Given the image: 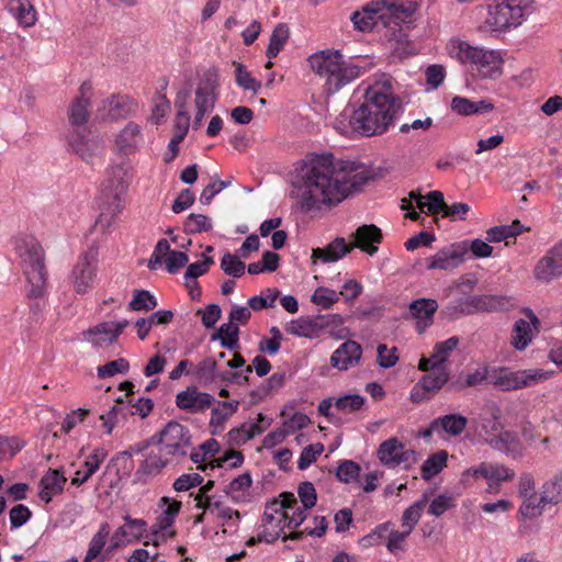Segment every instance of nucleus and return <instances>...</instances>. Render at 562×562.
Segmentation results:
<instances>
[{
	"instance_id": "obj_1",
	"label": "nucleus",
	"mask_w": 562,
	"mask_h": 562,
	"mask_svg": "<svg viewBox=\"0 0 562 562\" xmlns=\"http://www.w3.org/2000/svg\"><path fill=\"white\" fill-rule=\"evenodd\" d=\"M299 178L297 203L304 212L336 206L369 180L366 170L335 164L331 155L307 157Z\"/></svg>"
},
{
	"instance_id": "obj_2",
	"label": "nucleus",
	"mask_w": 562,
	"mask_h": 562,
	"mask_svg": "<svg viewBox=\"0 0 562 562\" xmlns=\"http://www.w3.org/2000/svg\"><path fill=\"white\" fill-rule=\"evenodd\" d=\"M401 110L402 101L392 79L383 75L366 89L362 103L349 116V126L362 137L381 136L394 124Z\"/></svg>"
},
{
	"instance_id": "obj_3",
	"label": "nucleus",
	"mask_w": 562,
	"mask_h": 562,
	"mask_svg": "<svg viewBox=\"0 0 562 562\" xmlns=\"http://www.w3.org/2000/svg\"><path fill=\"white\" fill-rule=\"evenodd\" d=\"M312 70L324 81L327 94H334L357 79L361 69L345 60L339 50L325 49L308 57Z\"/></svg>"
},
{
	"instance_id": "obj_4",
	"label": "nucleus",
	"mask_w": 562,
	"mask_h": 562,
	"mask_svg": "<svg viewBox=\"0 0 562 562\" xmlns=\"http://www.w3.org/2000/svg\"><path fill=\"white\" fill-rule=\"evenodd\" d=\"M15 250L21 259V267L27 282V295L41 297L47 285L45 254L41 244L33 237L16 240Z\"/></svg>"
},
{
	"instance_id": "obj_5",
	"label": "nucleus",
	"mask_w": 562,
	"mask_h": 562,
	"mask_svg": "<svg viewBox=\"0 0 562 562\" xmlns=\"http://www.w3.org/2000/svg\"><path fill=\"white\" fill-rule=\"evenodd\" d=\"M532 11L531 0H496L488 7L486 22L494 31H507L519 26Z\"/></svg>"
},
{
	"instance_id": "obj_6",
	"label": "nucleus",
	"mask_w": 562,
	"mask_h": 562,
	"mask_svg": "<svg viewBox=\"0 0 562 562\" xmlns=\"http://www.w3.org/2000/svg\"><path fill=\"white\" fill-rule=\"evenodd\" d=\"M490 384L503 392L516 391L535 385L550 378L542 369L512 371L505 367H492Z\"/></svg>"
},
{
	"instance_id": "obj_7",
	"label": "nucleus",
	"mask_w": 562,
	"mask_h": 562,
	"mask_svg": "<svg viewBox=\"0 0 562 562\" xmlns=\"http://www.w3.org/2000/svg\"><path fill=\"white\" fill-rule=\"evenodd\" d=\"M128 188V173L123 165L113 166L108 175V178L102 184V192L106 199L103 202V211L97 223H102V217L105 212L114 217L124 209L123 196Z\"/></svg>"
},
{
	"instance_id": "obj_8",
	"label": "nucleus",
	"mask_w": 562,
	"mask_h": 562,
	"mask_svg": "<svg viewBox=\"0 0 562 562\" xmlns=\"http://www.w3.org/2000/svg\"><path fill=\"white\" fill-rule=\"evenodd\" d=\"M218 74L216 69H207L198 82L194 91V130L201 127L205 114L214 109L218 98Z\"/></svg>"
},
{
	"instance_id": "obj_9",
	"label": "nucleus",
	"mask_w": 562,
	"mask_h": 562,
	"mask_svg": "<svg viewBox=\"0 0 562 562\" xmlns=\"http://www.w3.org/2000/svg\"><path fill=\"white\" fill-rule=\"evenodd\" d=\"M158 443L175 463L180 462L191 449V432L182 424L171 420L158 434Z\"/></svg>"
},
{
	"instance_id": "obj_10",
	"label": "nucleus",
	"mask_w": 562,
	"mask_h": 562,
	"mask_svg": "<svg viewBox=\"0 0 562 562\" xmlns=\"http://www.w3.org/2000/svg\"><path fill=\"white\" fill-rule=\"evenodd\" d=\"M99 261V245L93 241L86 251H83L75 263L70 281L74 290L78 294L89 292L97 277Z\"/></svg>"
},
{
	"instance_id": "obj_11",
	"label": "nucleus",
	"mask_w": 562,
	"mask_h": 562,
	"mask_svg": "<svg viewBox=\"0 0 562 562\" xmlns=\"http://www.w3.org/2000/svg\"><path fill=\"white\" fill-rule=\"evenodd\" d=\"M379 461L389 467L396 468L403 465L408 468L416 462V453L405 446L395 437L384 440L380 443L376 451Z\"/></svg>"
},
{
	"instance_id": "obj_12",
	"label": "nucleus",
	"mask_w": 562,
	"mask_h": 562,
	"mask_svg": "<svg viewBox=\"0 0 562 562\" xmlns=\"http://www.w3.org/2000/svg\"><path fill=\"white\" fill-rule=\"evenodd\" d=\"M128 326V321L121 322H103L94 327H91L82 333L85 339L97 348H105L114 344L117 337L122 334L125 327Z\"/></svg>"
},
{
	"instance_id": "obj_13",
	"label": "nucleus",
	"mask_w": 562,
	"mask_h": 562,
	"mask_svg": "<svg viewBox=\"0 0 562 562\" xmlns=\"http://www.w3.org/2000/svg\"><path fill=\"white\" fill-rule=\"evenodd\" d=\"M69 147L83 160H90L102 148L100 140L90 131L74 128L67 135Z\"/></svg>"
},
{
	"instance_id": "obj_14",
	"label": "nucleus",
	"mask_w": 562,
	"mask_h": 562,
	"mask_svg": "<svg viewBox=\"0 0 562 562\" xmlns=\"http://www.w3.org/2000/svg\"><path fill=\"white\" fill-rule=\"evenodd\" d=\"M213 402L214 397L211 394L200 391L194 385L188 386L176 395L177 407L191 414L205 412Z\"/></svg>"
},
{
	"instance_id": "obj_15",
	"label": "nucleus",
	"mask_w": 562,
	"mask_h": 562,
	"mask_svg": "<svg viewBox=\"0 0 562 562\" xmlns=\"http://www.w3.org/2000/svg\"><path fill=\"white\" fill-rule=\"evenodd\" d=\"M124 525L116 529L111 539L109 551H113L121 546L138 541L145 537L147 522L144 519L132 518L126 515L123 517Z\"/></svg>"
},
{
	"instance_id": "obj_16",
	"label": "nucleus",
	"mask_w": 562,
	"mask_h": 562,
	"mask_svg": "<svg viewBox=\"0 0 562 562\" xmlns=\"http://www.w3.org/2000/svg\"><path fill=\"white\" fill-rule=\"evenodd\" d=\"M467 247L461 245H450L437 251L427 259L428 270H450L459 267L463 262Z\"/></svg>"
},
{
	"instance_id": "obj_17",
	"label": "nucleus",
	"mask_w": 562,
	"mask_h": 562,
	"mask_svg": "<svg viewBox=\"0 0 562 562\" xmlns=\"http://www.w3.org/2000/svg\"><path fill=\"white\" fill-rule=\"evenodd\" d=\"M361 357V345L355 340H347L333 352L330 357V366L339 371H347L348 369L358 366Z\"/></svg>"
},
{
	"instance_id": "obj_18",
	"label": "nucleus",
	"mask_w": 562,
	"mask_h": 562,
	"mask_svg": "<svg viewBox=\"0 0 562 562\" xmlns=\"http://www.w3.org/2000/svg\"><path fill=\"white\" fill-rule=\"evenodd\" d=\"M381 229L373 224H363L359 226L351 235L350 245L353 248H359L370 256H373L378 251V247L374 244L382 241Z\"/></svg>"
},
{
	"instance_id": "obj_19",
	"label": "nucleus",
	"mask_w": 562,
	"mask_h": 562,
	"mask_svg": "<svg viewBox=\"0 0 562 562\" xmlns=\"http://www.w3.org/2000/svg\"><path fill=\"white\" fill-rule=\"evenodd\" d=\"M135 109L134 101L127 95H112L102 101L98 112L102 119L120 120L127 117Z\"/></svg>"
},
{
	"instance_id": "obj_20",
	"label": "nucleus",
	"mask_w": 562,
	"mask_h": 562,
	"mask_svg": "<svg viewBox=\"0 0 562 562\" xmlns=\"http://www.w3.org/2000/svg\"><path fill=\"white\" fill-rule=\"evenodd\" d=\"M438 303L434 299H418L411 302L408 310L416 319V330L422 334L434 323V315L438 310Z\"/></svg>"
},
{
	"instance_id": "obj_21",
	"label": "nucleus",
	"mask_w": 562,
	"mask_h": 562,
	"mask_svg": "<svg viewBox=\"0 0 562 562\" xmlns=\"http://www.w3.org/2000/svg\"><path fill=\"white\" fill-rule=\"evenodd\" d=\"M67 482L61 470L48 469L38 483V496L45 503L52 502L53 497L64 491Z\"/></svg>"
},
{
	"instance_id": "obj_22",
	"label": "nucleus",
	"mask_w": 562,
	"mask_h": 562,
	"mask_svg": "<svg viewBox=\"0 0 562 562\" xmlns=\"http://www.w3.org/2000/svg\"><path fill=\"white\" fill-rule=\"evenodd\" d=\"M502 65L503 58L498 52L484 49L471 70L482 79H493L501 76Z\"/></svg>"
},
{
	"instance_id": "obj_23",
	"label": "nucleus",
	"mask_w": 562,
	"mask_h": 562,
	"mask_svg": "<svg viewBox=\"0 0 562 562\" xmlns=\"http://www.w3.org/2000/svg\"><path fill=\"white\" fill-rule=\"evenodd\" d=\"M484 48L472 46L465 41L452 38L447 45L448 55L463 65H469L471 69L477 64Z\"/></svg>"
},
{
	"instance_id": "obj_24",
	"label": "nucleus",
	"mask_w": 562,
	"mask_h": 562,
	"mask_svg": "<svg viewBox=\"0 0 562 562\" xmlns=\"http://www.w3.org/2000/svg\"><path fill=\"white\" fill-rule=\"evenodd\" d=\"M116 146L124 155H132L139 150L144 143L140 126L128 122L115 139Z\"/></svg>"
},
{
	"instance_id": "obj_25",
	"label": "nucleus",
	"mask_w": 562,
	"mask_h": 562,
	"mask_svg": "<svg viewBox=\"0 0 562 562\" xmlns=\"http://www.w3.org/2000/svg\"><path fill=\"white\" fill-rule=\"evenodd\" d=\"M384 4V1H371L366 4L361 11H355L350 16L355 29L361 32L371 31L376 24V20L382 13Z\"/></svg>"
},
{
	"instance_id": "obj_26",
	"label": "nucleus",
	"mask_w": 562,
	"mask_h": 562,
	"mask_svg": "<svg viewBox=\"0 0 562 562\" xmlns=\"http://www.w3.org/2000/svg\"><path fill=\"white\" fill-rule=\"evenodd\" d=\"M325 326L326 323L322 315L314 318L300 317L288 324L286 331L297 337L316 338Z\"/></svg>"
},
{
	"instance_id": "obj_27",
	"label": "nucleus",
	"mask_w": 562,
	"mask_h": 562,
	"mask_svg": "<svg viewBox=\"0 0 562 562\" xmlns=\"http://www.w3.org/2000/svg\"><path fill=\"white\" fill-rule=\"evenodd\" d=\"M351 250L352 246L347 244L345 238L336 237L326 247L314 248L312 251V260L313 262L321 260L324 263L336 262Z\"/></svg>"
},
{
	"instance_id": "obj_28",
	"label": "nucleus",
	"mask_w": 562,
	"mask_h": 562,
	"mask_svg": "<svg viewBox=\"0 0 562 562\" xmlns=\"http://www.w3.org/2000/svg\"><path fill=\"white\" fill-rule=\"evenodd\" d=\"M106 457L108 451L104 448L93 449L85 460L82 468L76 471L75 476L71 479V484L76 486L85 484L99 470Z\"/></svg>"
},
{
	"instance_id": "obj_29",
	"label": "nucleus",
	"mask_w": 562,
	"mask_h": 562,
	"mask_svg": "<svg viewBox=\"0 0 562 562\" xmlns=\"http://www.w3.org/2000/svg\"><path fill=\"white\" fill-rule=\"evenodd\" d=\"M459 338L452 336L445 341L437 342L434 347V351L429 358H422L419 360L418 368L420 370L435 369L437 366H441L449 357V355L458 347Z\"/></svg>"
},
{
	"instance_id": "obj_30",
	"label": "nucleus",
	"mask_w": 562,
	"mask_h": 562,
	"mask_svg": "<svg viewBox=\"0 0 562 562\" xmlns=\"http://www.w3.org/2000/svg\"><path fill=\"white\" fill-rule=\"evenodd\" d=\"M205 457L206 456L204 453L194 452V451L190 452L191 461L199 464L198 469H200L203 472H206L209 469L214 470L215 468H223L226 464L228 465V468L235 469V468L240 467L244 461V457H243L241 452H239V451H231V452L226 453L225 456L217 458L207 464L203 463L205 460Z\"/></svg>"
},
{
	"instance_id": "obj_31",
	"label": "nucleus",
	"mask_w": 562,
	"mask_h": 562,
	"mask_svg": "<svg viewBox=\"0 0 562 562\" xmlns=\"http://www.w3.org/2000/svg\"><path fill=\"white\" fill-rule=\"evenodd\" d=\"M533 276L540 282H551L562 276V262L549 250L535 266Z\"/></svg>"
},
{
	"instance_id": "obj_32",
	"label": "nucleus",
	"mask_w": 562,
	"mask_h": 562,
	"mask_svg": "<svg viewBox=\"0 0 562 562\" xmlns=\"http://www.w3.org/2000/svg\"><path fill=\"white\" fill-rule=\"evenodd\" d=\"M169 456H165L164 449L159 446L157 451L151 450L136 471V476L156 475L168 464L172 463Z\"/></svg>"
},
{
	"instance_id": "obj_33",
	"label": "nucleus",
	"mask_w": 562,
	"mask_h": 562,
	"mask_svg": "<svg viewBox=\"0 0 562 562\" xmlns=\"http://www.w3.org/2000/svg\"><path fill=\"white\" fill-rule=\"evenodd\" d=\"M486 443L499 452L509 456H520L521 448L515 434L510 431H499L495 436L487 438Z\"/></svg>"
},
{
	"instance_id": "obj_34",
	"label": "nucleus",
	"mask_w": 562,
	"mask_h": 562,
	"mask_svg": "<svg viewBox=\"0 0 562 562\" xmlns=\"http://www.w3.org/2000/svg\"><path fill=\"white\" fill-rule=\"evenodd\" d=\"M441 314L447 319H458L462 316L476 314L473 296H461L451 300L441 310Z\"/></svg>"
},
{
	"instance_id": "obj_35",
	"label": "nucleus",
	"mask_w": 562,
	"mask_h": 562,
	"mask_svg": "<svg viewBox=\"0 0 562 562\" xmlns=\"http://www.w3.org/2000/svg\"><path fill=\"white\" fill-rule=\"evenodd\" d=\"M9 10L22 27H31L36 23V11L30 0H10Z\"/></svg>"
},
{
	"instance_id": "obj_36",
	"label": "nucleus",
	"mask_w": 562,
	"mask_h": 562,
	"mask_svg": "<svg viewBox=\"0 0 562 562\" xmlns=\"http://www.w3.org/2000/svg\"><path fill=\"white\" fill-rule=\"evenodd\" d=\"M468 418L460 414H448L432 420V429L443 430L450 436H459L464 431Z\"/></svg>"
},
{
	"instance_id": "obj_37",
	"label": "nucleus",
	"mask_w": 562,
	"mask_h": 562,
	"mask_svg": "<svg viewBox=\"0 0 562 562\" xmlns=\"http://www.w3.org/2000/svg\"><path fill=\"white\" fill-rule=\"evenodd\" d=\"M522 232L521 223L516 220L509 225H499L491 227L486 231V240L488 243L505 241L509 244L508 238H515Z\"/></svg>"
},
{
	"instance_id": "obj_38",
	"label": "nucleus",
	"mask_w": 562,
	"mask_h": 562,
	"mask_svg": "<svg viewBox=\"0 0 562 562\" xmlns=\"http://www.w3.org/2000/svg\"><path fill=\"white\" fill-rule=\"evenodd\" d=\"M90 98H75L68 109L70 124L79 128L88 122Z\"/></svg>"
},
{
	"instance_id": "obj_39",
	"label": "nucleus",
	"mask_w": 562,
	"mask_h": 562,
	"mask_svg": "<svg viewBox=\"0 0 562 562\" xmlns=\"http://www.w3.org/2000/svg\"><path fill=\"white\" fill-rule=\"evenodd\" d=\"M239 328L237 324H233L232 322L223 323L218 330L212 335V339H220L222 347L236 350L239 348Z\"/></svg>"
},
{
	"instance_id": "obj_40",
	"label": "nucleus",
	"mask_w": 562,
	"mask_h": 562,
	"mask_svg": "<svg viewBox=\"0 0 562 562\" xmlns=\"http://www.w3.org/2000/svg\"><path fill=\"white\" fill-rule=\"evenodd\" d=\"M110 536V526L108 522H102L89 542V547L83 559V562H91L97 559L104 549Z\"/></svg>"
},
{
	"instance_id": "obj_41",
	"label": "nucleus",
	"mask_w": 562,
	"mask_h": 562,
	"mask_svg": "<svg viewBox=\"0 0 562 562\" xmlns=\"http://www.w3.org/2000/svg\"><path fill=\"white\" fill-rule=\"evenodd\" d=\"M447 461L448 452L446 450H439L429 456L422 465V477L425 481H430L447 467Z\"/></svg>"
},
{
	"instance_id": "obj_42",
	"label": "nucleus",
	"mask_w": 562,
	"mask_h": 562,
	"mask_svg": "<svg viewBox=\"0 0 562 562\" xmlns=\"http://www.w3.org/2000/svg\"><path fill=\"white\" fill-rule=\"evenodd\" d=\"M427 371L429 372L418 381L424 390L434 393L447 383L449 374L445 367L437 366L435 369H428Z\"/></svg>"
},
{
	"instance_id": "obj_43",
	"label": "nucleus",
	"mask_w": 562,
	"mask_h": 562,
	"mask_svg": "<svg viewBox=\"0 0 562 562\" xmlns=\"http://www.w3.org/2000/svg\"><path fill=\"white\" fill-rule=\"evenodd\" d=\"M290 36L289 27L285 23H279L270 36L269 46L266 55L269 59L276 58L282 50Z\"/></svg>"
},
{
	"instance_id": "obj_44",
	"label": "nucleus",
	"mask_w": 562,
	"mask_h": 562,
	"mask_svg": "<svg viewBox=\"0 0 562 562\" xmlns=\"http://www.w3.org/2000/svg\"><path fill=\"white\" fill-rule=\"evenodd\" d=\"M428 502V493H424L422 498L415 502L412 506L405 509L402 515V528L407 531H413L414 527L420 519L425 505Z\"/></svg>"
},
{
	"instance_id": "obj_45",
	"label": "nucleus",
	"mask_w": 562,
	"mask_h": 562,
	"mask_svg": "<svg viewBox=\"0 0 562 562\" xmlns=\"http://www.w3.org/2000/svg\"><path fill=\"white\" fill-rule=\"evenodd\" d=\"M532 339L531 325L526 319H518L515 322L512 333V345L517 350H524Z\"/></svg>"
},
{
	"instance_id": "obj_46",
	"label": "nucleus",
	"mask_w": 562,
	"mask_h": 562,
	"mask_svg": "<svg viewBox=\"0 0 562 562\" xmlns=\"http://www.w3.org/2000/svg\"><path fill=\"white\" fill-rule=\"evenodd\" d=\"M189 97V92H184L183 95L178 94L176 100V106L178 109L177 115L175 119V131L176 134H181L182 136H186L189 126H190V116L187 110V103L186 100Z\"/></svg>"
},
{
	"instance_id": "obj_47",
	"label": "nucleus",
	"mask_w": 562,
	"mask_h": 562,
	"mask_svg": "<svg viewBox=\"0 0 562 562\" xmlns=\"http://www.w3.org/2000/svg\"><path fill=\"white\" fill-rule=\"evenodd\" d=\"M547 505V502H542V495L540 497L537 494L525 496L522 497L519 514L524 519H531L540 516Z\"/></svg>"
},
{
	"instance_id": "obj_48",
	"label": "nucleus",
	"mask_w": 562,
	"mask_h": 562,
	"mask_svg": "<svg viewBox=\"0 0 562 562\" xmlns=\"http://www.w3.org/2000/svg\"><path fill=\"white\" fill-rule=\"evenodd\" d=\"M212 227V220L203 214L191 213L183 222V231L188 235L209 232Z\"/></svg>"
},
{
	"instance_id": "obj_49",
	"label": "nucleus",
	"mask_w": 562,
	"mask_h": 562,
	"mask_svg": "<svg viewBox=\"0 0 562 562\" xmlns=\"http://www.w3.org/2000/svg\"><path fill=\"white\" fill-rule=\"evenodd\" d=\"M542 502L555 505L562 502V474L555 475L542 486Z\"/></svg>"
},
{
	"instance_id": "obj_50",
	"label": "nucleus",
	"mask_w": 562,
	"mask_h": 562,
	"mask_svg": "<svg viewBox=\"0 0 562 562\" xmlns=\"http://www.w3.org/2000/svg\"><path fill=\"white\" fill-rule=\"evenodd\" d=\"M268 425L269 423H267L265 426L250 424L249 426L243 425L239 428H234L228 432L229 440L237 445L245 443L246 441L252 439L256 435L262 432Z\"/></svg>"
},
{
	"instance_id": "obj_51",
	"label": "nucleus",
	"mask_w": 562,
	"mask_h": 562,
	"mask_svg": "<svg viewBox=\"0 0 562 562\" xmlns=\"http://www.w3.org/2000/svg\"><path fill=\"white\" fill-rule=\"evenodd\" d=\"M235 81L237 86L246 91L257 93L261 88V82L256 80L243 64L235 63Z\"/></svg>"
},
{
	"instance_id": "obj_52",
	"label": "nucleus",
	"mask_w": 562,
	"mask_h": 562,
	"mask_svg": "<svg viewBox=\"0 0 562 562\" xmlns=\"http://www.w3.org/2000/svg\"><path fill=\"white\" fill-rule=\"evenodd\" d=\"M475 312H496L504 307L505 299L498 295H473Z\"/></svg>"
},
{
	"instance_id": "obj_53",
	"label": "nucleus",
	"mask_w": 562,
	"mask_h": 562,
	"mask_svg": "<svg viewBox=\"0 0 562 562\" xmlns=\"http://www.w3.org/2000/svg\"><path fill=\"white\" fill-rule=\"evenodd\" d=\"M221 373L217 372V363L212 358L202 360L196 368V378L205 385L220 379Z\"/></svg>"
},
{
	"instance_id": "obj_54",
	"label": "nucleus",
	"mask_w": 562,
	"mask_h": 562,
	"mask_svg": "<svg viewBox=\"0 0 562 562\" xmlns=\"http://www.w3.org/2000/svg\"><path fill=\"white\" fill-rule=\"evenodd\" d=\"M157 306V300L147 290H137L128 307L132 311H151Z\"/></svg>"
},
{
	"instance_id": "obj_55",
	"label": "nucleus",
	"mask_w": 562,
	"mask_h": 562,
	"mask_svg": "<svg viewBox=\"0 0 562 562\" xmlns=\"http://www.w3.org/2000/svg\"><path fill=\"white\" fill-rule=\"evenodd\" d=\"M128 369V361L124 358H119L105 363L104 366L98 367L97 372L100 379H106L114 376L115 374H125Z\"/></svg>"
},
{
	"instance_id": "obj_56",
	"label": "nucleus",
	"mask_w": 562,
	"mask_h": 562,
	"mask_svg": "<svg viewBox=\"0 0 562 562\" xmlns=\"http://www.w3.org/2000/svg\"><path fill=\"white\" fill-rule=\"evenodd\" d=\"M245 263L235 255L224 254L221 259V269L228 276L239 278L245 273Z\"/></svg>"
},
{
	"instance_id": "obj_57",
	"label": "nucleus",
	"mask_w": 562,
	"mask_h": 562,
	"mask_svg": "<svg viewBox=\"0 0 562 562\" xmlns=\"http://www.w3.org/2000/svg\"><path fill=\"white\" fill-rule=\"evenodd\" d=\"M366 398L359 394H348L336 400L335 406L342 413H355L362 408Z\"/></svg>"
},
{
	"instance_id": "obj_58",
	"label": "nucleus",
	"mask_w": 562,
	"mask_h": 562,
	"mask_svg": "<svg viewBox=\"0 0 562 562\" xmlns=\"http://www.w3.org/2000/svg\"><path fill=\"white\" fill-rule=\"evenodd\" d=\"M338 300L339 293L324 286L317 288L311 297V301L314 304L319 305L323 308H330L336 302H338Z\"/></svg>"
},
{
	"instance_id": "obj_59",
	"label": "nucleus",
	"mask_w": 562,
	"mask_h": 562,
	"mask_svg": "<svg viewBox=\"0 0 562 562\" xmlns=\"http://www.w3.org/2000/svg\"><path fill=\"white\" fill-rule=\"evenodd\" d=\"M279 296L277 289H267L265 295H255L248 299V305L254 311H260L267 307H272Z\"/></svg>"
},
{
	"instance_id": "obj_60",
	"label": "nucleus",
	"mask_w": 562,
	"mask_h": 562,
	"mask_svg": "<svg viewBox=\"0 0 562 562\" xmlns=\"http://www.w3.org/2000/svg\"><path fill=\"white\" fill-rule=\"evenodd\" d=\"M171 251L172 250H170V245L167 239L162 238L158 240L148 260V269L151 271L157 270L162 263V258L169 256V252Z\"/></svg>"
},
{
	"instance_id": "obj_61",
	"label": "nucleus",
	"mask_w": 562,
	"mask_h": 562,
	"mask_svg": "<svg viewBox=\"0 0 562 562\" xmlns=\"http://www.w3.org/2000/svg\"><path fill=\"white\" fill-rule=\"evenodd\" d=\"M360 473V465L351 460L342 461L336 471V475L340 482L350 483L356 480Z\"/></svg>"
},
{
	"instance_id": "obj_62",
	"label": "nucleus",
	"mask_w": 562,
	"mask_h": 562,
	"mask_svg": "<svg viewBox=\"0 0 562 562\" xmlns=\"http://www.w3.org/2000/svg\"><path fill=\"white\" fill-rule=\"evenodd\" d=\"M376 362L381 368L389 369L396 364L398 357L397 348H389L385 344H380L376 348Z\"/></svg>"
},
{
	"instance_id": "obj_63",
	"label": "nucleus",
	"mask_w": 562,
	"mask_h": 562,
	"mask_svg": "<svg viewBox=\"0 0 562 562\" xmlns=\"http://www.w3.org/2000/svg\"><path fill=\"white\" fill-rule=\"evenodd\" d=\"M324 451L322 443H314L305 447L297 461V468L300 470L307 469L313 462L316 461L317 457Z\"/></svg>"
},
{
	"instance_id": "obj_64",
	"label": "nucleus",
	"mask_w": 562,
	"mask_h": 562,
	"mask_svg": "<svg viewBox=\"0 0 562 562\" xmlns=\"http://www.w3.org/2000/svg\"><path fill=\"white\" fill-rule=\"evenodd\" d=\"M32 513L27 506L23 504L15 505L10 509L9 519L11 529H16L22 527L27 520L31 518Z\"/></svg>"
}]
</instances>
